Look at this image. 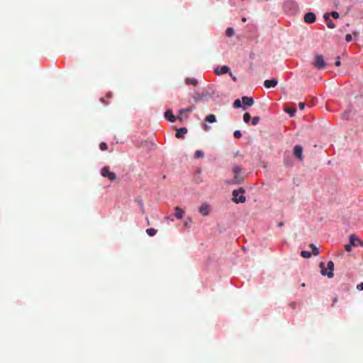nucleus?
Returning a JSON list of instances; mask_svg holds the SVG:
<instances>
[{
    "label": "nucleus",
    "instance_id": "f257e3e1",
    "mask_svg": "<svg viewBox=\"0 0 363 363\" xmlns=\"http://www.w3.org/2000/svg\"><path fill=\"white\" fill-rule=\"evenodd\" d=\"M319 267L321 269L320 272L323 276H327L328 278H333L334 276V264L332 261H329L327 264V268L323 262H320Z\"/></svg>",
    "mask_w": 363,
    "mask_h": 363
},
{
    "label": "nucleus",
    "instance_id": "f03ea898",
    "mask_svg": "<svg viewBox=\"0 0 363 363\" xmlns=\"http://www.w3.org/2000/svg\"><path fill=\"white\" fill-rule=\"evenodd\" d=\"M363 247V241L354 235H350L349 243L345 244V250H351V247Z\"/></svg>",
    "mask_w": 363,
    "mask_h": 363
},
{
    "label": "nucleus",
    "instance_id": "7ed1b4c3",
    "mask_svg": "<svg viewBox=\"0 0 363 363\" xmlns=\"http://www.w3.org/2000/svg\"><path fill=\"white\" fill-rule=\"evenodd\" d=\"M211 96L212 94L207 89H203L201 91H195L192 95L195 102L207 100Z\"/></svg>",
    "mask_w": 363,
    "mask_h": 363
},
{
    "label": "nucleus",
    "instance_id": "20e7f679",
    "mask_svg": "<svg viewBox=\"0 0 363 363\" xmlns=\"http://www.w3.org/2000/svg\"><path fill=\"white\" fill-rule=\"evenodd\" d=\"M245 190L243 188L235 189L233 191V201L236 203H244L246 201V198L244 196Z\"/></svg>",
    "mask_w": 363,
    "mask_h": 363
},
{
    "label": "nucleus",
    "instance_id": "39448f33",
    "mask_svg": "<svg viewBox=\"0 0 363 363\" xmlns=\"http://www.w3.org/2000/svg\"><path fill=\"white\" fill-rule=\"evenodd\" d=\"M313 65L318 69H323L325 67L326 63L325 60L321 55H315L314 57V61Z\"/></svg>",
    "mask_w": 363,
    "mask_h": 363
},
{
    "label": "nucleus",
    "instance_id": "423d86ee",
    "mask_svg": "<svg viewBox=\"0 0 363 363\" xmlns=\"http://www.w3.org/2000/svg\"><path fill=\"white\" fill-rule=\"evenodd\" d=\"M101 174L111 181H115L116 179V174L111 172L108 167H104L101 170Z\"/></svg>",
    "mask_w": 363,
    "mask_h": 363
},
{
    "label": "nucleus",
    "instance_id": "0eeeda50",
    "mask_svg": "<svg viewBox=\"0 0 363 363\" xmlns=\"http://www.w3.org/2000/svg\"><path fill=\"white\" fill-rule=\"evenodd\" d=\"M211 211V207L207 203H203L199 208V212L203 216H207Z\"/></svg>",
    "mask_w": 363,
    "mask_h": 363
},
{
    "label": "nucleus",
    "instance_id": "6e6552de",
    "mask_svg": "<svg viewBox=\"0 0 363 363\" xmlns=\"http://www.w3.org/2000/svg\"><path fill=\"white\" fill-rule=\"evenodd\" d=\"M242 103L243 104L242 109H245L246 106H252L254 104V99L252 97L242 96L241 99Z\"/></svg>",
    "mask_w": 363,
    "mask_h": 363
},
{
    "label": "nucleus",
    "instance_id": "1a4fd4ad",
    "mask_svg": "<svg viewBox=\"0 0 363 363\" xmlns=\"http://www.w3.org/2000/svg\"><path fill=\"white\" fill-rule=\"evenodd\" d=\"M304 21L308 23H312L315 21L316 16L312 12L306 13L303 17Z\"/></svg>",
    "mask_w": 363,
    "mask_h": 363
},
{
    "label": "nucleus",
    "instance_id": "9d476101",
    "mask_svg": "<svg viewBox=\"0 0 363 363\" xmlns=\"http://www.w3.org/2000/svg\"><path fill=\"white\" fill-rule=\"evenodd\" d=\"M229 71H230L229 67H228L226 65H224V66H222V67H216L215 69V70H214V73L216 75H221V74H223L229 72Z\"/></svg>",
    "mask_w": 363,
    "mask_h": 363
},
{
    "label": "nucleus",
    "instance_id": "9b49d317",
    "mask_svg": "<svg viewBox=\"0 0 363 363\" xmlns=\"http://www.w3.org/2000/svg\"><path fill=\"white\" fill-rule=\"evenodd\" d=\"M278 81L276 79H267L264 82V86L267 88H272L277 86Z\"/></svg>",
    "mask_w": 363,
    "mask_h": 363
},
{
    "label": "nucleus",
    "instance_id": "f8f14e48",
    "mask_svg": "<svg viewBox=\"0 0 363 363\" xmlns=\"http://www.w3.org/2000/svg\"><path fill=\"white\" fill-rule=\"evenodd\" d=\"M164 117L166 119L172 123L175 122L177 120V117L173 115V113L170 109H168L164 112Z\"/></svg>",
    "mask_w": 363,
    "mask_h": 363
},
{
    "label": "nucleus",
    "instance_id": "ddd939ff",
    "mask_svg": "<svg viewBox=\"0 0 363 363\" xmlns=\"http://www.w3.org/2000/svg\"><path fill=\"white\" fill-rule=\"evenodd\" d=\"M302 147L300 145H296L294 148V154L296 157H297L300 160H302Z\"/></svg>",
    "mask_w": 363,
    "mask_h": 363
},
{
    "label": "nucleus",
    "instance_id": "4468645a",
    "mask_svg": "<svg viewBox=\"0 0 363 363\" xmlns=\"http://www.w3.org/2000/svg\"><path fill=\"white\" fill-rule=\"evenodd\" d=\"M184 216V211L180 208L177 206L174 209V216L178 220H181L183 218Z\"/></svg>",
    "mask_w": 363,
    "mask_h": 363
},
{
    "label": "nucleus",
    "instance_id": "2eb2a0df",
    "mask_svg": "<svg viewBox=\"0 0 363 363\" xmlns=\"http://www.w3.org/2000/svg\"><path fill=\"white\" fill-rule=\"evenodd\" d=\"M324 18L326 22L327 26L329 28H334L335 27V23L333 22V21L330 18V14L326 13L324 14Z\"/></svg>",
    "mask_w": 363,
    "mask_h": 363
},
{
    "label": "nucleus",
    "instance_id": "dca6fc26",
    "mask_svg": "<svg viewBox=\"0 0 363 363\" xmlns=\"http://www.w3.org/2000/svg\"><path fill=\"white\" fill-rule=\"evenodd\" d=\"M244 181V177L239 174H235L233 179L231 182H228V184H240Z\"/></svg>",
    "mask_w": 363,
    "mask_h": 363
},
{
    "label": "nucleus",
    "instance_id": "f3484780",
    "mask_svg": "<svg viewBox=\"0 0 363 363\" xmlns=\"http://www.w3.org/2000/svg\"><path fill=\"white\" fill-rule=\"evenodd\" d=\"M187 132V129L186 128H181L180 129H179L176 134H175V137L177 138H183L184 135Z\"/></svg>",
    "mask_w": 363,
    "mask_h": 363
},
{
    "label": "nucleus",
    "instance_id": "a211bd4d",
    "mask_svg": "<svg viewBox=\"0 0 363 363\" xmlns=\"http://www.w3.org/2000/svg\"><path fill=\"white\" fill-rule=\"evenodd\" d=\"M185 82L189 85L196 86L198 84L197 79L194 78H186Z\"/></svg>",
    "mask_w": 363,
    "mask_h": 363
},
{
    "label": "nucleus",
    "instance_id": "6ab92c4d",
    "mask_svg": "<svg viewBox=\"0 0 363 363\" xmlns=\"http://www.w3.org/2000/svg\"><path fill=\"white\" fill-rule=\"evenodd\" d=\"M284 111L286 113H288L290 115V116H294V113L296 112V108H291V107H287V108H285Z\"/></svg>",
    "mask_w": 363,
    "mask_h": 363
},
{
    "label": "nucleus",
    "instance_id": "aec40b11",
    "mask_svg": "<svg viewBox=\"0 0 363 363\" xmlns=\"http://www.w3.org/2000/svg\"><path fill=\"white\" fill-rule=\"evenodd\" d=\"M206 121L209 123H214L216 122V118L213 114H209L206 117Z\"/></svg>",
    "mask_w": 363,
    "mask_h": 363
},
{
    "label": "nucleus",
    "instance_id": "412c9836",
    "mask_svg": "<svg viewBox=\"0 0 363 363\" xmlns=\"http://www.w3.org/2000/svg\"><path fill=\"white\" fill-rule=\"evenodd\" d=\"M157 230H155V228H147V229L146 230V233H147V234L148 235L151 236V237H152V236L155 235H156V233H157Z\"/></svg>",
    "mask_w": 363,
    "mask_h": 363
},
{
    "label": "nucleus",
    "instance_id": "4be33fe9",
    "mask_svg": "<svg viewBox=\"0 0 363 363\" xmlns=\"http://www.w3.org/2000/svg\"><path fill=\"white\" fill-rule=\"evenodd\" d=\"M301 255L303 258H309L311 257L312 253L311 251H301Z\"/></svg>",
    "mask_w": 363,
    "mask_h": 363
},
{
    "label": "nucleus",
    "instance_id": "5701e85b",
    "mask_svg": "<svg viewBox=\"0 0 363 363\" xmlns=\"http://www.w3.org/2000/svg\"><path fill=\"white\" fill-rule=\"evenodd\" d=\"M225 34L228 37H231L234 35V29L233 28H228L225 31Z\"/></svg>",
    "mask_w": 363,
    "mask_h": 363
},
{
    "label": "nucleus",
    "instance_id": "b1692460",
    "mask_svg": "<svg viewBox=\"0 0 363 363\" xmlns=\"http://www.w3.org/2000/svg\"><path fill=\"white\" fill-rule=\"evenodd\" d=\"M203 156H204V154H203V151L200 150H196L194 154L195 158H201V157H203Z\"/></svg>",
    "mask_w": 363,
    "mask_h": 363
},
{
    "label": "nucleus",
    "instance_id": "393cba45",
    "mask_svg": "<svg viewBox=\"0 0 363 363\" xmlns=\"http://www.w3.org/2000/svg\"><path fill=\"white\" fill-rule=\"evenodd\" d=\"M194 108H195V107L194 106H190L185 109H181L179 111V113L182 114V113H184V112L189 113V112H191Z\"/></svg>",
    "mask_w": 363,
    "mask_h": 363
},
{
    "label": "nucleus",
    "instance_id": "a878e982",
    "mask_svg": "<svg viewBox=\"0 0 363 363\" xmlns=\"http://www.w3.org/2000/svg\"><path fill=\"white\" fill-rule=\"evenodd\" d=\"M251 116L249 113H245L243 115V120L246 123H248L250 121Z\"/></svg>",
    "mask_w": 363,
    "mask_h": 363
},
{
    "label": "nucleus",
    "instance_id": "bb28decb",
    "mask_svg": "<svg viewBox=\"0 0 363 363\" xmlns=\"http://www.w3.org/2000/svg\"><path fill=\"white\" fill-rule=\"evenodd\" d=\"M241 102H242V101H241V100H240V99H236V100L234 101V103H233V107H234V108H240V107H242V105H241Z\"/></svg>",
    "mask_w": 363,
    "mask_h": 363
},
{
    "label": "nucleus",
    "instance_id": "cd10ccee",
    "mask_svg": "<svg viewBox=\"0 0 363 363\" xmlns=\"http://www.w3.org/2000/svg\"><path fill=\"white\" fill-rule=\"evenodd\" d=\"M233 172L235 174H240L242 172V169L238 166H235L233 168Z\"/></svg>",
    "mask_w": 363,
    "mask_h": 363
},
{
    "label": "nucleus",
    "instance_id": "c85d7f7f",
    "mask_svg": "<svg viewBox=\"0 0 363 363\" xmlns=\"http://www.w3.org/2000/svg\"><path fill=\"white\" fill-rule=\"evenodd\" d=\"M99 147L101 150L104 151L108 149V145L105 142H102L100 143Z\"/></svg>",
    "mask_w": 363,
    "mask_h": 363
},
{
    "label": "nucleus",
    "instance_id": "c756f323",
    "mask_svg": "<svg viewBox=\"0 0 363 363\" xmlns=\"http://www.w3.org/2000/svg\"><path fill=\"white\" fill-rule=\"evenodd\" d=\"M259 120H260V118H259V116H255V117H253V118H252V124L253 125H257V124L259 123Z\"/></svg>",
    "mask_w": 363,
    "mask_h": 363
},
{
    "label": "nucleus",
    "instance_id": "7c9ffc66",
    "mask_svg": "<svg viewBox=\"0 0 363 363\" xmlns=\"http://www.w3.org/2000/svg\"><path fill=\"white\" fill-rule=\"evenodd\" d=\"M233 135L235 138H240L242 136L240 130H237L234 132Z\"/></svg>",
    "mask_w": 363,
    "mask_h": 363
},
{
    "label": "nucleus",
    "instance_id": "2f4dec72",
    "mask_svg": "<svg viewBox=\"0 0 363 363\" xmlns=\"http://www.w3.org/2000/svg\"><path fill=\"white\" fill-rule=\"evenodd\" d=\"M331 16H333V18H338L340 15L339 13L337 12V11H333L331 12Z\"/></svg>",
    "mask_w": 363,
    "mask_h": 363
},
{
    "label": "nucleus",
    "instance_id": "473e14b6",
    "mask_svg": "<svg viewBox=\"0 0 363 363\" xmlns=\"http://www.w3.org/2000/svg\"><path fill=\"white\" fill-rule=\"evenodd\" d=\"M352 40V37L350 34H347L345 36V40L347 42H350Z\"/></svg>",
    "mask_w": 363,
    "mask_h": 363
},
{
    "label": "nucleus",
    "instance_id": "72a5a7b5",
    "mask_svg": "<svg viewBox=\"0 0 363 363\" xmlns=\"http://www.w3.org/2000/svg\"><path fill=\"white\" fill-rule=\"evenodd\" d=\"M340 65H341L340 59V57L338 56V57H337V59H336V61H335V65L337 67H339V66H340Z\"/></svg>",
    "mask_w": 363,
    "mask_h": 363
},
{
    "label": "nucleus",
    "instance_id": "f704fd0d",
    "mask_svg": "<svg viewBox=\"0 0 363 363\" xmlns=\"http://www.w3.org/2000/svg\"><path fill=\"white\" fill-rule=\"evenodd\" d=\"M357 289L359 291L363 290V282H361L357 286Z\"/></svg>",
    "mask_w": 363,
    "mask_h": 363
},
{
    "label": "nucleus",
    "instance_id": "c9c22d12",
    "mask_svg": "<svg viewBox=\"0 0 363 363\" xmlns=\"http://www.w3.org/2000/svg\"><path fill=\"white\" fill-rule=\"evenodd\" d=\"M304 107H305V104L303 103V102H300L298 104V108L301 109V110H303L304 109Z\"/></svg>",
    "mask_w": 363,
    "mask_h": 363
},
{
    "label": "nucleus",
    "instance_id": "e433bc0d",
    "mask_svg": "<svg viewBox=\"0 0 363 363\" xmlns=\"http://www.w3.org/2000/svg\"><path fill=\"white\" fill-rule=\"evenodd\" d=\"M228 73H229L230 76L232 77V79H233L234 82H236V81H237V77H236L235 76H234V75L233 74V73H232V72H230V71H229V72H228Z\"/></svg>",
    "mask_w": 363,
    "mask_h": 363
},
{
    "label": "nucleus",
    "instance_id": "4c0bfd02",
    "mask_svg": "<svg viewBox=\"0 0 363 363\" xmlns=\"http://www.w3.org/2000/svg\"><path fill=\"white\" fill-rule=\"evenodd\" d=\"M309 247L313 250H318V248L314 244H310Z\"/></svg>",
    "mask_w": 363,
    "mask_h": 363
},
{
    "label": "nucleus",
    "instance_id": "58836bf2",
    "mask_svg": "<svg viewBox=\"0 0 363 363\" xmlns=\"http://www.w3.org/2000/svg\"><path fill=\"white\" fill-rule=\"evenodd\" d=\"M312 252L313 253L314 255H319V251L318 250H316V251H312Z\"/></svg>",
    "mask_w": 363,
    "mask_h": 363
},
{
    "label": "nucleus",
    "instance_id": "ea45409f",
    "mask_svg": "<svg viewBox=\"0 0 363 363\" xmlns=\"http://www.w3.org/2000/svg\"><path fill=\"white\" fill-rule=\"evenodd\" d=\"M359 33L358 32H353V35L357 37Z\"/></svg>",
    "mask_w": 363,
    "mask_h": 363
},
{
    "label": "nucleus",
    "instance_id": "a19ab883",
    "mask_svg": "<svg viewBox=\"0 0 363 363\" xmlns=\"http://www.w3.org/2000/svg\"><path fill=\"white\" fill-rule=\"evenodd\" d=\"M246 21H247L246 18L243 17V18H242V22H246Z\"/></svg>",
    "mask_w": 363,
    "mask_h": 363
},
{
    "label": "nucleus",
    "instance_id": "79ce46f5",
    "mask_svg": "<svg viewBox=\"0 0 363 363\" xmlns=\"http://www.w3.org/2000/svg\"><path fill=\"white\" fill-rule=\"evenodd\" d=\"M283 225H284V223L282 222H280L278 225L279 227H281V226H283Z\"/></svg>",
    "mask_w": 363,
    "mask_h": 363
},
{
    "label": "nucleus",
    "instance_id": "37998d69",
    "mask_svg": "<svg viewBox=\"0 0 363 363\" xmlns=\"http://www.w3.org/2000/svg\"><path fill=\"white\" fill-rule=\"evenodd\" d=\"M337 301V298H335L333 299V302H336Z\"/></svg>",
    "mask_w": 363,
    "mask_h": 363
},
{
    "label": "nucleus",
    "instance_id": "c03bdc74",
    "mask_svg": "<svg viewBox=\"0 0 363 363\" xmlns=\"http://www.w3.org/2000/svg\"><path fill=\"white\" fill-rule=\"evenodd\" d=\"M146 220H147V223L148 225H150V223H149V220H148V218H146Z\"/></svg>",
    "mask_w": 363,
    "mask_h": 363
},
{
    "label": "nucleus",
    "instance_id": "a18cd8bd",
    "mask_svg": "<svg viewBox=\"0 0 363 363\" xmlns=\"http://www.w3.org/2000/svg\"><path fill=\"white\" fill-rule=\"evenodd\" d=\"M301 286L302 287H304V286H305V284H304V283H303V284H301Z\"/></svg>",
    "mask_w": 363,
    "mask_h": 363
}]
</instances>
